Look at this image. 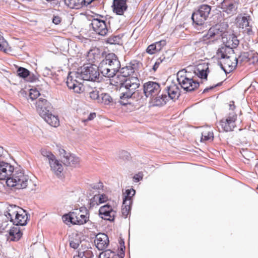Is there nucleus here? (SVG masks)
Listing matches in <instances>:
<instances>
[{
	"label": "nucleus",
	"instance_id": "f257e3e1",
	"mask_svg": "<svg viewBox=\"0 0 258 258\" xmlns=\"http://www.w3.org/2000/svg\"><path fill=\"white\" fill-rule=\"evenodd\" d=\"M134 72L132 67H123L120 69V75L114 76L111 80L112 84L120 85V102L121 104H126L123 100L130 98L140 86V81L137 77H129Z\"/></svg>",
	"mask_w": 258,
	"mask_h": 258
},
{
	"label": "nucleus",
	"instance_id": "f03ea898",
	"mask_svg": "<svg viewBox=\"0 0 258 258\" xmlns=\"http://www.w3.org/2000/svg\"><path fill=\"white\" fill-rule=\"evenodd\" d=\"M31 180L24 171L20 169H16L12 175L6 180L8 186L15 189H23L28 187Z\"/></svg>",
	"mask_w": 258,
	"mask_h": 258
},
{
	"label": "nucleus",
	"instance_id": "7ed1b4c3",
	"mask_svg": "<svg viewBox=\"0 0 258 258\" xmlns=\"http://www.w3.org/2000/svg\"><path fill=\"white\" fill-rule=\"evenodd\" d=\"M62 219L67 224L82 225L89 221V213L85 208H81L64 215Z\"/></svg>",
	"mask_w": 258,
	"mask_h": 258
},
{
	"label": "nucleus",
	"instance_id": "20e7f679",
	"mask_svg": "<svg viewBox=\"0 0 258 258\" xmlns=\"http://www.w3.org/2000/svg\"><path fill=\"white\" fill-rule=\"evenodd\" d=\"M177 80L181 87L186 91L191 92L198 89L200 83L194 78L188 76L184 70L179 71L177 74Z\"/></svg>",
	"mask_w": 258,
	"mask_h": 258
},
{
	"label": "nucleus",
	"instance_id": "39448f33",
	"mask_svg": "<svg viewBox=\"0 0 258 258\" xmlns=\"http://www.w3.org/2000/svg\"><path fill=\"white\" fill-rule=\"evenodd\" d=\"M81 74L78 72H70L67 79L66 83L68 88L73 90L76 93L81 94L84 90V86L82 81H83Z\"/></svg>",
	"mask_w": 258,
	"mask_h": 258
},
{
	"label": "nucleus",
	"instance_id": "423d86ee",
	"mask_svg": "<svg viewBox=\"0 0 258 258\" xmlns=\"http://www.w3.org/2000/svg\"><path fill=\"white\" fill-rule=\"evenodd\" d=\"M10 221L16 225L23 226L26 224L28 216L26 212L18 207H11L7 212Z\"/></svg>",
	"mask_w": 258,
	"mask_h": 258
},
{
	"label": "nucleus",
	"instance_id": "0eeeda50",
	"mask_svg": "<svg viewBox=\"0 0 258 258\" xmlns=\"http://www.w3.org/2000/svg\"><path fill=\"white\" fill-rule=\"evenodd\" d=\"M91 25L93 31L101 36H105L110 28L109 23L107 22V19L101 16L93 19Z\"/></svg>",
	"mask_w": 258,
	"mask_h": 258
},
{
	"label": "nucleus",
	"instance_id": "6e6552de",
	"mask_svg": "<svg viewBox=\"0 0 258 258\" xmlns=\"http://www.w3.org/2000/svg\"><path fill=\"white\" fill-rule=\"evenodd\" d=\"M99 72L98 66L88 63L83 66L80 74L84 80L96 81L99 79Z\"/></svg>",
	"mask_w": 258,
	"mask_h": 258
},
{
	"label": "nucleus",
	"instance_id": "1a4fd4ad",
	"mask_svg": "<svg viewBox=\"0 0 258 258\" xmlns=\"http://www.w3.org/2000/svg\"><path fill=\"white\" fill-rule=\"evenodd\" d=\"M226 35V32L220 25H216L210 28L207 33L204 36V40L216 41L222 39L224 36Z\"/></svg>",
	"mask_w": 258,
	"mask_h": 258
},
{
	"label": "nucleus",
	"instance_id": "9d476101",
	"mask_svg": "<svg viewBox=\"0 0 258 258\" xmlns=\"http://www.w3.org/2000/svg\"><path fill=\"white\" fill-rule=\"evenodd\" d=\"M237 115L233 111L230 112L225 118H222L219 122L220 125L225 132H230L236 126V121Z\"/></svg>",
	"mask_w": 258,
	"mask_h": 258
},
{
	"label": "nucleus",
	"instance_id": "9b49d317",
	"mask_svg": "<svg viewBox=\"0 0 258 258\" xmlns=\"http://www.w3.org/2000/svg\"><path fill=\"white\" fill-rule=\"evenodd\" d=\"M238 59L235 53H232L227 58L220 61L222 69L225 73H228L233 71L236 67Z\"/></svg>",
	"mask_w": 258,
	"mask_h": 258
},
{
	"label": "nucleus",
	"instance_id": "f8f14e48",
	"mask_svg": "<svg viewBox=\"0 0 258 258\" xmlns=\"http://www.w3.org/2000/svg\"><path fill=\"white\" fill-rule=\"evenodd\" d=\"M59 153L60 155L62 157V160L64 165L73 167L80 166L81 161L79 157L67 152L64 149H60Z\"/></svg>",
	"mask_w": 258,
	"mask_h": 258
},
{
	"label": "nucleus",
	"instance_id": "ddd939ff",
	"mask_svg": "<svg viewBox=\"0 0 258 258\" xmlns=\"http://www.w3.org/2000/svg\"><path fill=\"white\" fill-rule=\"evenodd\" d=\"M160 90V85L158 83L149 81L144 84V93L147 97L156 96Z\"/></svg>",
	"mask_w": 258,
	"mask_h": 258
},
{
	"label": "nucleus",
	"instance_id": "4468645a",
	"mask_svg": "<svg viewBox=\"0 0 258 258\" xmlns=\"http://www.w3.org/2000/svg\"><path fill=\"white\" fill-rule=\"evenodd\" d=\"M116 211L108 204L101 206L99 210L100 217L106 220L113 221L116 215Z\"/></svg>",
	"mask_w": 258,
	"mask_h": 258
},
{
	"label": "nucleus",
	"instance_id": "2eb2a0df",
	"mask_svg": "<svg viewBox=\"0 0 258 258\" xmlns=\"http://www.w3.org/2000/svg\"><path fill=\"white\" fill-rule=\"evenodd\" d=\"M14 170V167L10 163L0 160V180H7Z\"/></svg>",
	"mask_w": 258,
	"mask_h": 258
},
{
	"label": "nucleus",
	"instance_id": "dca6fc26",
	"mask_svg": "<svg viewBox=\"0 0 258 258\" xmlns=\"http://www.w3.org/2000/svg\"><path fill=\"white\" fill-rule=\"evenodd\" d=\"M251 20L250 16L244 14V16H238L236 19L237 26L243 29L247 33L251 32V27L249 25V22Z\"/></svg>",
	"mask_w": 258,
	"mask_h": 258
},
{
	"label": "nucleus",
	"instance_id": "f3484780",
	"mask_svg": "<svg viewBox=\"0 0 258 258\" xmlns=\"http://www.w3.org/2000/svg\"><path fill=\"white\" fill-rule=\"evenodd\" d=\"M35 105L37 111L42 117L50 112V104L45 99L39 98L36 101Z\"/></svg>",
	"mask_w": 258,
	"mask_h": 258
},
{
	"label": "nucleus",
	"instance_id": "a211bd4d",
	"mask_svg": "<svg viewBox=\"0 0 258 258\" xmlns=\"http://www.w3.org/2000/svg\"><path fill=\"white\" fill-rule=\"evenodd\" d=\"M51 170L57 176L61 177L63 175V167L62 165L55 159V157L52 155L49 159Z\"/></svg>",
	"mask_w": 258,
	"mask_h": 258
},
{
	"label": "nucleus",
	"instance_id": "6ab92c4d",
	"mask_svg": "<svg viewBox=\"0 0 258 258\" xmlns=\"http://www.w3.org/2000/svg\"><path fill=\"white\" fill-rule=\"evenodd\" d=\"M98 67L100 72L105 77L113 78L117 73L111 72V66L108 64V61L105 58L100 62Z\"/></svg>",
	"mask_w": 258,
	"mask_h": 258
},
{
	"label": "nucleus",
	"instance_id": "aec40b11",
	"mask_svg": "<svg viewBox=\"0 0 258 258\" xmlns=\"http://www.w3.org/2000/svg\"><path fill=\"white\" fill-rule=\"evenodd\" d=\"M94 242L99 250H103L107 248L109 244L108 236L104 233H98L96 236Z\"/></svg>",
	"mask_w": 258,
	"mask_h": 258
},
{
	"label": "nucleus",
	"instance_id": "412c9836",
	"mask_svg": "<svg viewBox=\"0 0 258 258\" xmlns=\"http://www.w3.org/2000/svg\"><path fill=\"white\" fill-rule=\"evenodd\" d=\"M209 72L208 63H206L198 65L194 70L195 75L204 81L207 80V77Z\"/></svg>",
	"mask_w": 258,
	"mask_h": 258
},
{
	"label": "nucleus",
	"instance_id": "4be33fe9",
	"mask_svg": "<svg viewBox=\"0 0 258 258\" xmlns=\"http://www.w3.org/2000/svg\"><path fill=\"white\" fill-rule=\"evenodd\" d=\"M222 41L226 47L231 48L232 49L236 48L239 43V40L235 35L228 34L227 32H226V35L223 36Z\"/></svg>",
	"mask_w": 258,
	"mask_h": 258
},
{
	"label": "nucleus",
	"instance_id": "5701e85b",
	"mask_svg": "<svg viewBox=\"0 0 258 258\" xmlns=\"http://www.w3.org/2000/svg\"><path fill=\"white\" fill-rule=\"evenodd\" d=\"M108 64L111 65L112 72H117L120 68V63L117 56L114 53H109L105 56Z\"/></svg>",
	"mask_w": 258,
	"mask_h": 258
},
{
	"label": "nucleus",
	"instance_id": "b1692460",
	"mask_svg": "<svg viewBox=\"0 0 258 258\" xmlns=\"http://www.w3.org/2000/svg\"><path fill=\"white\" fill-rule=\"evenodd\" d=\"M166 44L165 40H161L149 45L146 49V52L150 55L154 54L161 51Z\"/></svg>",
	"mask_w": 258,
	"mask_h": 258
},
{
	"label": "nucleus",
	"instance_id": "393cba45",
	"mask_svg": "<svg viewBox=\"0 0 258 258\" xmlns=\"http://www.w3.org/2000/svg\"><path fill=\"white\" fill-rule=\"evenodd\" d=\"M221 8L223 12L228 14H234L237 9L234 0H224L221 4Z\"/></svg>",
	"mask_w": 258,
	"mask_h": 258
},
{
	"label": "nucleus",
	"instance_id": "a878e982",
	"mask_svg": "<svg viewBox=\"0 0 258 258\" xmlns=\"http://www.w3.org/2000/svg\"><path fill=\"white\" fill-rule=\"evenodd\" d=\"M126 9V0H114L113 4V12L117 15H122Z\"/></svg>",
	"mask_w": 258,
	"mask_h": 258
},
{
	"label": "nucleus",
	"instance_id": "bb28decb",
	"mask_svg": "<svg viewBox=\"0 0 258 258\" xmlns=\"http://www.w3.org/2000/svg\"><path fill=\"white\" fill-rule=\"evenodd\" d=\"M101 52L99 49L93 48L89 50L87 55V59L89 64H94L98 62L101 57Z\"/></svg>",
	"mask_w": 258,
	"mask_h": 258
},
{
	"label": "nucleus",
	"instance_id": "cd10ccee",
	"mask_svg": "<svg viewBox=\"0 0 258 258\" xmlns=\"http://www.w3.org/2000/svg\"><path fill=\"white\" fill-rule=\"evenodd\" d=\"M232 53H234V50L231 48L225 46L218 48L216 52V56L217 59L223 60L229 55H231Z\"/></svg>",
	"mask_w": 258,
	"mask_h": 258
},
{
	"label": "nucleus",
	"instance_id": "c85d7f7f",
	"mask_svg": "<svg viewBox=\"0 0 258 258\" xmlns=\"http://www.w3.org/2000/svg\"><path fill=\"white\" fill-rule=\"evenodd\" d=\"M42 118L50 125L53 127H57L59 125V120L57 116L53 115L50 112L44 115Z\"/></svg>",
	"mask_w": 258,
	"mask_h": 258
},
{
	"label": "nucleus",
	"instance_id": "c756f323",
	"mask_svg": "<svg viewBox=\"0 0 258 258\" xmlns=\"http://www.w3.org/2000/svg\"><path fill=\"white\" fill-rule=\"evenodd\" d=\"M168 101V97L164 94L153 98L151 103L153 106L161 107L165 105Z\"/></svg>",
	"mask_w": 258,
	"mask_h": 258
},
{
	"label": "nucleus",
	"instance_id": "7c9ffc66",
	"mask_svg": "<svg viewBox=\"0 0 258 258\" xmlns=\"http://www.w3.org/2000/svg\"><path fill=\"white\" fill-rule=\"evenodd\" d=\"M179 91L176 85H171L168 87V97L172 100L177 99L179 96Z\"/></svg>",
	"mask_w": 258,
	"mask_h": 258
},
{
	"label": "nucleus",
	"instance_id": "2f4dec72",
	"mask_svg": "<svg viewBox=\"0 0 258 258\" xmlns=\"http://www.w3.org/2000/svg\"><path fill=\"white\" fill-rule=\"evenodd\" d=\"M22 236V232L20 229L13 227L9 230V238L12 241H18Z\"/></svg>",
	"mask_w": 258,
	"mask_h": 258
},
{
	"label": "nucleus",
	"instance_id": "473e14b6",
	"mask_svg": "<svg viewBox=\"0 0 258 258\" xmlns=\"http://www.w3.org/2000/svg\"><path fill=\"white\" fill-rule=\"evenodd\" d=\"M191 19L193 22L197 25H202L207 20L198 11L192 14Z\"/></svg>",
	"mask_w": 258,
	"mask_h": 258
},
{
	"label": "nucleus",
	"instance_id": "72a5a7b5",
	"mask_svg": "<svg viewBox=\"0 0 258 258\" xmlns=\"http://www.w3.org/2000/svg\"><path fill=\"white\" fill-rule=\"evenodd\" d=\"M9 218L8 214L0 215V234L6 231L9 225Z\"/></svg>",
	"mask_w": 258,
	"mask_h": 258
},
{
	"label": "nucleus",
	"instance_id": "f704fd0d",
	"mask_svg": "<svg viewBox=\"0 0 258 258\" xmlns=\"http://www.w3.org/2000/svg\"><path fill=\"white\" fill-rule=\"evenodd\" d=\"M0 51L8 53L12 51V48L9 46L8 42L5 40L3 36L0 34Z\"/></svg>",
	"mask_w": 258,
	"mask_h": 258
},
{
	"label": "nucleus",
	"instance_id": "c9c22d12",
	"mask_svg": "<svg viewBox=\"0 0 258 258\" xmlns=\"http://www.w3.org/2000/svg\"><path fill=\"white\" fill-rule=\"evenodd\" d=\"M65 4L71 9H79L84 5L83 0H64Z\"/></svg>",
	"mask_w": 258,
	"mask_h": 258
},
{
	"label": "nucleus",
	"instance_id": "e433bc0d",
	"mask_svg": "<svg viewBox=\"0 0 258 258\" xmlns=\"http://www.w3.org/2000/svg\"><path fill=\"white\" fill-rule=\"evenodd\" d=\"M131 203L128 201L125 200H123V203L121 208V213L123 216L126 218L128 214L130 213L131 210Z\"/></svg>",
	"mask_w": 258,
	"mask_h": 258
},
{
	"label": "nucleus",
	"instance_id": "4c0bfd02",
	"mask_svg": "<svg viewBox=\"0 0 258 258\" xmlns=\"http://www.w3.org/2000/svg\"><path fill=\"white\" fill-rule=\"evenodd\" d=\"M113 101L111 97L108 94H102L99 99L98 103L104 105H109Z\"/></svg>",
	"mask_w": 258,
	"mask_h": 258
},
{
	"label": "nucleus",
	"instance_id": "58836bf2",
	"mask_svg": "<svg viewBox=\"0 0 258 258\" xmlns=\"http://www.w3.org/2000/svg\"><path fill=\"white\" fill-rule=\"evenodd\" d=\"M99 258H120L114 252L108 249L100 253Z\"/></svg>",
	"mask_w": 258,
	"mask_h": 258
},
{
	"label": "nucleus",
	"instance_id": "ea45409f",
	"mask_svg": "<svg viewBox=\"0 0 258 258\" xmlns=\"http://www.w3.org/2000/svg\"><path fill=\"white\" fill-rule=\"evenodd\" d=\"M211 10V8L210 6L207 5H202L200 7L198 11L200 12L204 17L207 19Z\"/></svg>",
	"mask_w": 258,
	"mask_h": 258
},
{
	"label": "nucleus",
	"instance_id": "a19ab883",
	"mask_svg": "<svg viewBox=\"0 0 258 258\" xmlns=\"http://www.w3.org/2000/svg\"><path fill=\"white\" fill-rule=\"evenodd\" d=\"M136 190L133 188L128 189L125 190L124 194V197L123 200H127L132 203V197L135 195Z\"/></svg>",
	"mask_w": 258,
	"mask_h": 258
},
{
	"label": "nucleus",
	"instance_id": "79ce46f5",
	"mask_svg": "<svg viewBox=\"0 0 258 258\" xmlns=\"http://www.w3.org/2000/svg\"><path fill=\"white\" fill-rule=\"evenodd\" d=\"M214 134L212 131H204L202 133L201 140L204 141L213 140Z\"/></svg>",
	"mask_w": 258,
	"mask_h": 258
},
{
	"label": "nucleus",
	"instance_id": "37998d69",
	"mask_svg": "<svg viewBox=\"0 0 258 258\" xmlns=\"http://www.w3.org/2000/svg\"><path fill=\"white\" fill-rule=\"evenodd\" d=\"M118 158L123 161H128L131 157L130 153L124 150H121L118 153Z\"/></svg>",
	"mask_w": 258,
	"mask_h": 258
},
{
	"label": "nucleus",
	"instance_id": "c03bdc74",
	"mask_svg": "<svg viewBox=\"0 0 258 258\" xmlns=\"http://www.w3.org/2000/svg\"><path fill=\"white\" fill-rule=\"evenodd\" d=\"M80 243V240L78 238V236H76L75 238L71 237L70 239V245L71 247L77 249Z\"/></svg>",
	"mask_w": 258,
	"mask_h": 258
},
{
	"label": "nucleus",
	"instance_id": "a18cd8bd",
	"mask_svg": "<svg viewBox=\"0 0 258 258\" xmlns=\"http://www.w3.org/2000/svg\"><path fill=\"white\" fill-rule=\"evenodd\" d=\"M18 76L22 78H26L29 75V71L24 68L20 67L17 70Z\"/></svg>",
	"mask_w": 258,
	"mask_h": 258
},
{
	"label": "nucleus",
	"instance_id": "49530a36",
	"mask_svg": "<svg viewBox=\"0 0 258 258\" xmlns=\"http://www.w3.org/2000/svg\"><path fill=\"white\" fill-rule=\"evenodd\" d=\"M93 199L94 200L98 201V202L97 203V204L98 205L106 202L108 200V198L106 195L103 194L94 196Z\"/></svg>",
	"mask_w": 258,
	"mask_h": 258
},
{
	"label": "nucleus",
	"instance_id": "de8ad7c7",
	"mask_svg": "<svg viewBox=\"0 0 258 258\" xmlns=\"http://www.w3.org/2000/svg\"><path fill=\"white\" fill-rule=\"evenodd\" d=\"M40 95L38 91L36 89H31L29 91V97L32 100L36 99Z\"/></svg>",
	"mask_w": 258,
	"mask_h": 258
},
{
	"label": "nucleus",
	"instance_id": "09e8293b",
	"mask_svg": "<svg viewBox=\"0 0 258 258\" xmlns=\"http://www.w3.org/2000/svg\"><path fill=\"white\" fill-rule=\"evenodd\" d=\"M222 82H214V83L210 85L209 87H206L204 90V93L208 92L209 90H211L217 86H220L222 85Z\"/></svg>",
	"mask_w": 258,
	"mask_h": 258
},
{
	"label": "nucleus",
	"instance_id": "8fccbe9b",
	"mask_svg": "<svg viewBox=\"0 0 258 258\" xmlns=\"http://www.w3.org/2000/svg\"><path fill=\"white\" fill-rule=\"evenodd\" d=\"M90 98L95 100L98 103L99 99L100 96L99 95V92L97 91H92L89 93Z\"/></svg>",
	"mask_w": 258,
	"mask_h": 258
},
{
	"label": "nucleus",
	"instance_id": "3c124183",
	"mask_svg": "<svg viewBox=\"0 0 258 258\" xmlns=\"http://www.w3.org/2000/svg\"><path fill=\"white\" fill-rule=\"evenodd\" d=\"M143 173L142 172H139L136 174L133 177V180L135 182H138L143 179Z\"/></svg>",
	"mask_w": 258,
	"mask_h": 258
},
{
	"label": "nucleus",
	"instance_id": "603ef678",
	"mask_svg": "<svg viewBox=\"0 0 258 258\" xmlns=\"http://www.w3.org/2000/svg\"><path fill=\"white\" fill-rule=\"evenodd\" d=\"M61 22V19L59 16H55L52 19V22L55 25H58Z\"/></svg>",
	"mask_w": 258,
	"mask_h": 258
},
{
	"label": "nucleus",
	"instance_id": "864d4df0",
	"mask_svg": "<svg viewBox=\"0 0 258 258\" xmlns=\"http://www.w3.org/2000/svg\"><path fill=\"white\" fill-rule=\"evenodd\" d=\"M229 109L233 111L235 108V105L233 101H231L229 103Z\"/></svg>",
	"mask_w": 258,
	"mask_h": 258
},
{
	"label": "nucleus",
	"instance_id": "5fc2aeb1",
	"mask_svg": "<svg viewBox=\"0 0 258 258\" xmlns=\"http://www.w3.org/2000/svg\"><path fill=\"white\" fill-rule=\"evenodd\" d=\"M162 62L161 59H158L157 61L155 63L153 69L155 71L158 68L160 63Z\"/></svg>",
	"mask_w": 258,
	"mask_h": 258
},
{
	"label": "nucleus",
	"instance_id": "6e6d98bb",
	"mask_svg": "<svg viewBox=\"0 0 258 258\" xmlns=\"http://www.w3.org/2000/svg\"><path fill=\"white\" fill-rule=\"evenodd\" d=\"M96 117L95 113H91L87 118L88 120H91Z\"/></svg>",
	"mask_w": 258,
	"mask_h": 258
},
{
	"label": "nucleus",
	"instance_id": "4d7b16f0",
	"mask_svg": "<svg viewBox=\"0 0 258 258\" xmlns=\"http://www.w3.org/2000/svg\"><path fill=\"white\" fill-rule=\"evenodd\" d=\"M74 258H87V257L84 255V254L80 253L74 255Z\"/></svg>",
	"mask_w": 258,
	"mask_h": 258
}]
</instances>
